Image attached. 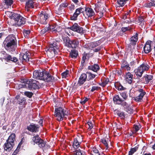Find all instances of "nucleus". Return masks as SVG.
<instances>
[{"mask_svg":"<svg viewBox=\"0 0 155 155\" xmlns=\"http://www.w3.org/2000/svg\"><path fill=\"white\" fill-rule=\"evenodd\" d=\"M99 42H94L90 43L87 44L85 47L87 49H91L99 45Z\"/></svg>","mask_w":155,"mask_h":155,"instance_id":"nucleus-26","label":"nucleus"},{"mask_svg":"<svg viewBox=\"0 0 155 155\" xmlns=\"http://www.w3.org/2000/svg\"><path fill=\"white\" fill-rule=\"evenodd\" d=\"M68 72V71H66L62 73L61 76L62 78H65L67 76Z\"/></svg>","mask_w":155,"mask_h":155,"instance_id":"nucleus-49","label":"nucleus"},{"mask_svg":"<svg viewBox=\"0 0 155 155\" xmlns=\"http://www.w3.org/2000/svg\"><path fill=\"white\" fill-rule=\"evenodd\" d=\"M153 78V76L151 75H147L145 77V81L146 83H148Z\"/></svg>","mask_w":155,"mask_h":155,"instance_id":"nucleus-41","label":"nucleus"},{"mask_svg":"<svg viewBox=\"0 0 155 155\" xmlns=\"http://www.w3.org/2000/svg\"><path fill=\"white\" fill-rule=\"evenodd\" d=\"M36 2L32 0H29L26 2L25 8L27 10L28 8H33L36 5Z\"/></svg>","mask_w":155,"mask_h":155,"instance_id":"nucleus-18","label":"nucleus"},{"mask_svg":"<svg viewBox=\"0 0 155 155\" xmlns=\"http://www.w3.org/2000/svg\"><path fill=\"white\" fill-rule=\"evenodd\" d=\"M24 84L25 87H28L29 89H39V83L35 80L33 79H25L24 81Z\"/></svg>","mask_w":155,"mask_h":155,"instance_id":"nucleus-5","label":"nucleus"},{"mask_svg":"<svg viewBox=\"0 0 155 155\" xmlns=\"http://www.w3.org/2000/svg\"><path fill=\"white\" fill-rule=\"evenodd\" d=\"M40 80L46 82H52L54 81V78L48 72L42 70Z\"/></svg>","mask_w":155,"mask_h":155,"instance_id":"nucleus-6","label":"nucleus"},{"mask_svg":"<svg viewBox=\"0 0 155 155\" xmlns=\"http://www.w3.org/2000/svg\"><path fill=\"white\" fill-rule=\"evenodd\" d=\"M78 54V52L76 50H72L70 53V56L72 58H76Z\"/></svg>","mask_w":155,"mask_h":155,"instance_id":"nucleus-32","label":"nucleus"},{"mask_svg":"<svg viewBox=\"0 0 155 155\" xmlns=\"http://www.w3.org/2000/svg\"><path fill=\"white\" fill-rule=\"evenodd\" d=\"M66 40V45L68 47L74 48L78 45L79 41L77 40L74 39L70 41L69 38L67 37Z\"/></svg>","mask_w":155,"mask_h":155,"instance_id":"nucleus-11","label":"nucleus"},{"mask_svg":"<svg viewBox=\"0 0 155 155\" xmlns=\"http://www.w3.org/2000/svg\"><path fill=\"white\" fill-rule=\"evenodd\" d=\"M113 100L115 103L119 105H120L123 101L118 95H116L114 96Z\"/></svg>","mask_w":155,"mask_h":155,"instance_id":"nucleus-24","label":"nucleus"},{"mask_svg":"<svg viewBox=\"0 0 155 155\" xmlns=\"http://www.w3.org/2000/svg\"><path fill=\"white\" fill-rule=\"evenodd\" d=\"M138 149L137 147L132 148L130 149V151L129 152V154L128 155H132L134 152H135Z\"/></svg>","mask_w":155,"mask_h":155,"instance_id":"nucleus-38","label":"nucleus"},{"mask_svg":"<svg viewBox=\"0 0 155 155\" xmlns=\"http://www.w3.org/2000/svg\"><path fill=\"white\" fill-rule=\"evenodd\" d=\"M5 14L11 19H13L15 18V17H16L15 16L17 14L9 11H7L5 12Z\"/></svg>","mask_w":155,"mask_h":155,"instance_id":"nucleus-31","label":"nucleus"},{"mask_svg":"<svg viewBox=\"0 0 155 155\" xmlns=\"http://www.w3.org/2000/svg\"><path fill=\"white\" fill-rule=\"evenodd\" d=\"M30 57L29 54L28 53H26L25 54H21L20 55V59L22 58V60L25 61H29Z\"/></svg>","mask_w":155,"mask_h":155,"instance_id":"nucleus-29","label":"nucleus"},{"mask_svg":"<svg viewBox=\"0 0 155 155\" xmlns=\"http://www.w3.org/2000/svg\"><path fill=\"white\" fill-rule=\"evenodd\" d=\"M133 75L130 72H128L126 75L125 81L129 84H131L132 83Z\"/></svg>","mask_w":155,"mask_h":155,"instance_id":"nucleus-21","label":"nucleus"},{"mask_svg":"<svg viewBox=\"0 0 155 155\" xmlns=\"http://www.w3.org/2000/svg\"><path fill=\"white\" fill-rule=\"evenodd\" d=\"M57 10H56L55 11L56 12V13L58 14H60L61 13H62V12H64L63 8L61 7L60 5L59 8H57Z\"/></svg>","mask_w":155,"mask_h":155,"instance_id":"nucleus-44","label":"nucleus"},{"mask_svg":"<svg viewBox=\"0 0 155 155\" xmlns=\"http://www.w3.org/2000/svg\"><path fill=\"white\" fill-rule=\"evenodd\" d=\"M5 49L9 52L14 51L16 47V40L15 36L11 35L7 36L3 42Z\"/></svg>","mask_w":155,"mask_h":155,"instance_id":"nucleus-1","label":"nucleus"},{"mask_svg":"<svg viewBox=\"0 0 155 155\" xmlns=\"http://www.w3.org/2000/svg\"><path fill=\"white\" fill-rule=\"evenodd\" d=\"M101 47H98L97 48L95 49L94 51L95 52H98L101 49Z\"/></svg>","mask_w":155,"mask_h":155,"instance_id":"nucleus-63","label":"nucleus"},{"mask_svg":"<svg viewBox=\"0 0 155 155\" xmlns=\"http://www.w3.org/2000/svg\"><path fill=\"white\" fill-rule=\"evenodd\" d=\"M116 113L117 115L121 119H124V118L125 114L124 112L117 110Z\"/></svg>","mask_w":155,"mask_h":155,"instance_id":"nucleus-35","label":"nucleus"},{"mask_svg":"<svg viewBox=\"0 0 155 155\" xmlns=\"http://www.w3.org/2000/svg\"><path fill=\"white\" fill-rule=\"evenodd\" d=\"M134 131L135 132L138 131L139 130V127L137 125H134Z\"/></svg>","mask_w":155,"mask_h":155,"instance_id":"nucleus-55","label":"nucleus"},{"mask_svg":"<svg viewBox=\"0 0 155 155\" xmlns=\"http://www.w3.org/2000/svg\"><path fill=\"white\" fill-rule=\"evenodd\" d=\"M54 116L57 120H62L64 116L67 115L68 113L64 109L61 107L56 108L54 112Z\"/></svg>","mask_w":155,"mask_h":155,"instance_id":"nucleus-4","label":"nucleus"},{"mask_svg":"<svg viewBox=\"0 0 155 155\" xmlns=\"http://www.w3.org/2000/svg\"><path fill=\"white\" fill-rule=\"evenodd\" d=\"M80 143L78 141L77 139H74L73 144V146L75 149H78L79 147Z\"/></svg>","mask_w":155,"mask_h":155,"instance_id":"nucleus-36","label":"nucleus"},{"mask_svg":"<svg viewBox=\"0 0 155 155\" xmlns=\"http://www.w3.org/2000/svg\"><path fill=\"white\" fill-rule=\"evenodd\" d=\"M87 74H88V79H89V80H92L95 77L96 75L92 74L90 72H87Z\"/></svg>","mask_w":155,"mask_h":155,"instance_id":"nucleus-39","label":"nucleus"},{"mask_svg":"<svg viewBox=\"0 0 155 155\" xmlns=\"http://www.w3.org/2000/svg\"><path fill=\"white\" fill-rule=\"evenodd\" d=\"M117 2L119 7H123L126 2L125 0H117Z\"/></svg>","mask_w":155,"mask_h":155,"instance_id":"nucleus-37","label":"nucleus"},{"mask_svg":"<svg viewBox=\"0 0 155 155\" xmlns=\"http://www.w3.org/2000/svg\"><path fill=\"white\" fill-rule=\"evenodd\" d=\"M32 140L37 144L40 148H42L46 145V142L41 139L38 135L33 137Z\"/></svg>","mask_w":155,"mask_h":155,"instance_id":"nucleus-9","label":"nucleus"},{"mask_svg":"<svg viewBox=\"0 0 155 155\" xmlns=\"http://www.w3.org/2000/svg\"><path fill=\"white\" fill-rule=\"evenodd\" d=\"M101 142L103 143L105 146L106 147V149H107L108 148V145L106 140L104 139H103L101 140Z\"/></svg>","mask_w":155,"mask_h":155,"instance_id":"nucleus-48","label":"nucleus"},{"mask_svg":"<svg viewBox=\"0 0 155 155\" xmlns=\"http://www.w3.org/2000/svg\"><path fill=\"white\" fill-rule=\"evenodd\" d=\"M70 29L71 30L79 33H83L84 31L83 28L80 26L77 23H74L73 24L72 26L70 27Z\"/></svg>","mask_w":155,"mask_h":155,"instance_id":"nucleus-14","label":"nucleus"},{"mask_svg":"<svg viewBox=\"0 0 155 155\" xmlns=\"http://www.w3.org/2000/svg\"><path fill=\"white\" fill-rule=\"evenodd\" d=\"M149 68V66L146 63H143L141 65L137 68L134 70L136 74L141 77L145 71L147 70Z\"/></svg>","mask_w":155,"mask_h":155,"instance_id":"nucleus-7","label":"nucleus"},{"mask_svg":"<svg viewBox=\"0 0 155 155\" xmlns=\"http://www.w3.org/2000/svg\"><path fill=\"white\" fill-rule=\"evenodd\" d=\"M93 151L95 153V155H97V153H99L98 150L96 148H94Z\"/></svg>","mask_w":155,"mask_h":155,"instance_id":"nucleus-62","label":"nucleus"},{"mask_svg":"<svg viewBox=\"0 0 155 155\" xmlns=\"http://www.w3.org/2000/svg\"><path fill=\"white\" fill-rule=\"evenodd\" d=\"M41 71L42 70H41L35 71L33 72V78L37 79L40 80Z\"/></svg>","mask_w":155,"mask_h":155,"instance_id":"nucleus-25","label":"nucleus"},{"mask_svg":"<svg viewBox=\"0 0 155 155\" xmlns=\"http://www.w3.org/2000/svg\"><path fill=\"white\" fill-rule=\"evenodd\" d=\"M49 17L50 15L48 13L42 12L39 15L38 20L40 23L46 25L48 21Z\"/></svg>","mask_w":155,"mask_h":155,"instance_id":"nucleus-8","label":"nucleus"},{"mask_svg":"<svg viewBox=\"0 0 155 155\" xmlns=\"http://www.w3.org/2000/svg\"><path fill=\"white\" fill-rule=\"evenodd\" d=\"M138 34L136 33L135 35L130 38V44L131 45H134L136 44V43L138 39Z\"/></svg>","mask_w":155,"mask_h":155,"instance_id":"nucleus-23","label":"nucleus"},{"mask_svg":"<svg viewBox=\"0 0 155 155\" xmlns=\"http://www.w3.org/2000/svg\"><path fill=\"white\" fill-rule=\"evenodd\" d=\"M123 69H126L127 71H129L130 69V67H129V64H128L127 65V66H126V67L124 68Z\"/></svg>","mask_w":155,"mask_h":155,"instance_id":"nucleus-58","label":"nucleus"},{"mask_svg":"<svg viewBox=\"0 0 155 155\" xmlns=\"http://www.w3.org/2000/svg\"><path fill=\"white\" fill-rule=\"evenodd\" d=\"M87 78V75L86 74H82L80 76L78 82V84L81 85L83 84L86 81Z\"/></svg>","mask_w":155,"mask_h":155,"instance_id":"nucleus-19","label":"nucleus"},{"mask_svg":"<svg viewBox=\"0 0 155 155\" xmlns=\"http://www.w3.org/2000/svg\"><path fill=\"white\" fill-rule=\"evenodd\" d=\"M120 105L123 106L125 109L128 112H130L132 110L131 107L130 105L128 104L124 100L123 101Z\"/></svg>","mask_w":155,"mask_h":155,"instance_id":"nucleus-22","label":"nucleus"},{"mask_svg":"<svg viewBox=\"0 0 155 155\" xmlns=\"http://www.w3.org/2000/svg\"><path fill=\"white\" fill-rule=\"evenodd\" d=\"M128 64V63L127 62H124L121 65L122 68H124L126 67V66H127V65Z\"/></svg>","mask_w":155,"mask_h":155,"instance_id":"nucleus-60","label":"nucleus"},{"mask_svg":"<svg viewBox=\"0 0 155 155\" xmlns=\"http://www.w3.org/2000/svg\"><path fill=\"white\" fill-rule=\"evenodd\" d=\"M23 33L25 37L28 38V36L30 33V30H23Z\"/></svg>","mask_w":155,"mask_h":155,"instance_id":"nucleus-43","label":"nucleus"},{"mask_svg":"<svg viewBox=\"0 0 155 155\" xmlns=\"http://www.w3.org/2000/svg\"><path fill=\"white\" fill-rule=\"evenodd\" d=\"M151 41H148L145 44L143 47V50L145 53H148L151 51Z\"/></svg>","mask_w":155,"mask_h":155,"instance_id":"nucleus-15","label":"nucleus"},{"mask_svg":"<svg viewBox=\"0 0 155 155\" xmlns=\"http://www.w3.org/2000/svg\"><path fill=\"white\" fill-rule=\"evenodd\" d=\"M73 152V154L74 155H82V153L80 149H76Z\"/></svg>","mask_w":155,"mask_h":155,"instance_id":"nucleus-42","label":"nucleus"},{"mask_svg":"<svg viewBox=\"0 0 155 155\" xmlns=\"http://www.w3.org/2000/svg\"><path fill=\"white\" fill-rule=\"evenodd\" d=\"M61 5V7L62 8H63L66 7H67L68 6V4L67 3H62L60 5Z\"/></svg>","mask_w":155,"mask_h":155,"instance_id":"nucleus-61","label":"nucleus"},{"mask_svg":"<svg viewBox=\"0 0 155 155\" xmlns=\"http://www.w3.org/2000/svg\"><path fill=\"white\" fill-rule=\"evenodd\" d=\"M98 88L99 87L98 86H94L92 87L91 91L92 92H93L94 91L97 90Z\"/></svg>","mask_w":155,"mask_h":155,"instance_id":"nucleus-53","label":"nucleus"},{"mask_svg":"<svg viewBox=\"0 0 155 155\" xmlns=\"http://www.w3.org/2000/svg\"><path fill=\"white\" fill-rule=\"evenodd\" d=\"M116 88L119 90H124V87L121 85L118 86H115Z\"/></svg>","mask_w":155,"mask_h":155,"instance_id":"nucleus-50","label":"nucleus"},{"mask_svg":"<svg viewBox=\"0 0 155 155\" xmlns=\"http://www.w3.org/2000/svg\"><path fill=\"white\" fill-rule=\"evenodd\" d=\"M87 124L89 126L88 129L91 130L93 127V124L91 122H88L87 123Z\"/></svg>","mask_w":155,"mask_h":155,"instance_id":"nucleus-54","label":"nucleus"},{"mask_svg":"<svg viewBox=\"0 0 155 155\" xmlns=\"http://www.w3.org/2000/svg\"><path fill=\"white\" fill-rule=\"evenodd\" d=\"M50 30V31H51L53 33H56L57 31L55 29H54L51 30L50 28L49 25L47 27H46L43 29H42L40 32V34L41 35H43L44 34L48 32L49 30Z\"/></svg>","mask_w":155,"mask_h":155,"instance_id":"nucleus-20","label":"nucleus"},{"mask_svg":"<svg viewBox=\"0 0 155 155\" xmlns=\"http://www.w3.org/2000/svg\"><path fill=\"white\" fill-rule=\"evenodd\" d=\"M120 95L125 100H126L128 97L127 92H122L120 93Z\"/></svg>","mask_w":155,"mask_h":155,"instance_id":"nucleus-40","label":"nucleus"},{"mask_svg":"<svg viewBox=\"0 0 155 155\" xmlns=\"http://www.w3.org/2000/svg\"><path fill=\"white\" fill-rule=\"evenodd\" d=\"M6 58L8 60L14 62H16L18 61V59L16 57H12L10 55H8Z\"/></svg>","mask_w":155,"mask_h":155,"instance_id":"nucleus-33","label":"nucleus"},{"mask_svg":"<svg viewBox=\"0 0 155 155\" xmlns=\"http://www.w3.org/2000/svg\"><path fill=\"white\" fill-rule=\"evenodd\" d=\"M99 8H100L99 6H98V5H97L94 8L95 10L97 12H99Z\"/></svg>","mask_w":155,"mask_h":155,"instance_id":"nucleus-64","label":"nucleus"},{"mask_svg":"<svg viewBox=\"0 0 155 155\" xmlns=\"http://www.w3.org/2000/svg\"><path fill=\"white\" fill-rule=\"evenodd\" d=\"M88 68L95 72H97L99 70L100 68L97 64H94L93 65L88 66Z\"/></svg>","mask_w":155,"mask_h":155,"instance_id":"nucleus-27","label":"nucleus"},{"mask_svg":"<svg viewBox=\"0 0 155 155\" xmlns=\"http://www.w3.org/2000/svg\"><path fill=\"white\" fill-rule=\"evenodd\" d=\"M109 81V79L108 78H107L105 79L104 81L103 82H102L101 84H100V85L101 86L103 87H104L107 84Z\"/></svg>","mask_w":155,"mask_h":155,"instance_id":"nucleus-47","label":"nucleus"},{"mask_svg":"<svg viewBox=\"0 0 155 155\" xmlns=\"http://www.w3.org/2000/svg\"><path fill=\"white\" fill-rule=\"evenodd\" d=\"M144 6L147 8H150L152 6H155V1L154 0H150V2L144 4Z\"/></svg>","mask_w":155,"mask_h":155,"instance_id":"nucleus-30","label":"nucleus"},{"mask_svg":"<svg viewBox=\"0 0 155 155\" xmlns=\"http://www.w3.org/2000/svg\"><path fill=\"white\" fill-rule=\"evenodd\" d=\"M84 9L82 8H80L77 9L73 15L71 17V20H75L77 19V17L81 13L84 12Z\"/></svg>","mask_w":155,"mask_h":155,"instance_id":"nucleus-12","label":"nucleus"},{"mask_svg":"<svg viewBox=\"0 0 155 155\" xmlns=\"http://www.w3.org/2000/svg\"><path fill=\"white\" fill-rule=\"evenodd\" d=\"M24 94L27 97H28L29 98H31L33 94L31 92L26 91L25 92Z\"/></svg>","mask_w":155,"mask_h":155,"instance_id":"nucleus-46","label":"nucleus"},{"mask_svg":"<svg viewBox=\"0 0 155 155\" xmlns=\"http://www.w3.org/2000/svg\"><path fill=\"white\" fill-rule=\"evenodd\" d=\"M13 2V1L12 0H5L4 8H8L9 7L10 8Z\"/></svg>","mask_w":155,"mask_h":155,"instance_id":"nucleus-28","label":"nucleus"},{"mask_svg":"<svg viewBox=\"0 0 155 155\" xmlns=\"http://www.w3.org/2000/svg\"><path fill=\"white\" fill-rule=\"evenodd\" d=\"M130 28L129 27H123L122 28L121 30L123 32H125L127 30H130Z\"/></svg>","mask_w":155,"mask_h":155,"instance_id":"nucleus-52","label":"nucleus"},{"mask_svg":"<svg viewBox=\"0 0 155 155\" xmlns=\"http://www.w3.org/2000/svg\"><path fill=\"white\" fill-rule=\"evenodd\" d=\"M15 137V134L14 133L12 134L9 137L6 142L4 145L5 150L9 151L13 148V147L14 145Z\"/></svg>","mask_w":155,"mask_h":155,"instance_id":"nucleus-3","label":"nucleus"},{"mask_svg":"<svg viewBox=\"0 0 155 155\" xmlns=\"http://www.w3.org/2000/svg\"><path fill=\"white\" fill-rule=\"evenodd\" d=\"M139 92H140L139 95L136 97H134V100L137 102H140L142 100L144 95L146 94L145 92L143 91L142 89H140L139 90Z\"/></svg>","mask_w":155,"mask_h":155,"instance_id":"nucleus-16","label":"nucleus"},{"mask_svg":"<svg viewBox=\"0 0 155 155\" xmlns=\"http://www.w3.org/2000/svg\"><path fill=\"white\" fill-rule=\"evenodd\" d=\"M95 81H90L89 83H88L87 86L89 87L90 85H94L95 84Z\"/></svg>","mask_w":155,"mask_h":155,"instance_id":"nucleus-57","label":"nucleus"},{"mask_svg":"<svg viewBox=\"0 0 155 155\" xmlns=\"http://www.w3.org/2000/svg\"><path fill=\"white\" fill-rule=\"evenodd\" d=\"M39 126L35 124H31L27 127V129L32 132H37L38 131Z\"/></svg>","mask_w":155,"mask_h":155,"instance_id":"nucleus-17","label":"nucleus"},{"mask_svg":"<svg viewBox=\"0 0 155 155\" xmlns=\"http://www.w3.org/2000/svg\"><path fill=\"white\" fill-rule=\"evenodd\" d=\"M137 21L138 23H139L140 25L141 24H143L144 23V19L142 17H138L137 19Z\"/></svg>","mask_w":155,"mask_h":155,"instance_id":"nucleus-45","label":"nucleus"},{"mask_svg":"<svg viewBox=\"0 0 155 155\" xmlns=\"http://www.w3.org/2000/svg\"><path fill=\"white\" fill-rule=\"evenodd\" d=\"M77 5H80V2L79 0H72Z\"/></svg>","mask_w":155,"mask_h":155,"instance_id":"nucleus-56","label":"nucleus"},{"mask_svg":"<svg viewBox=\"0 0 155 155\" xmlns=\"http://www.w3.org/2000/svg\"><path fill=\"white\" fill-rule=\"evenodd\" d=\"M74 5L73 4H71V6H69V8L71 10H74Z\"/></svg>","mask_w":155,"mask_h":155,"instance_id":"nucleus-59","label":"nucleus"},{"mask_svg":"<svg viewBox=\"0 0 155 155\" xmlns=\"http://www.w3.org/2000/svg\"><path fill=\"white\" fill-rule=\"evenodd\" d=\"M84 11L83 15L86 18L91 17L94 15V12L93 9L91 8H85Z\"/></svg>","mask_w":155,"mask_h":155,"instance_id":"nucleus-13","label":"nucleus"},{"mask_svg":"<svg viewBox=\"0 0 155 155\" xmlns=\"http://www.w3.org/2000/svg\"><path fill=\"white\" fill-rule=\"evenodd\" d=\"M58 44V42L53 41L50 42L47 52V54L50 57H53L59 51Z\"/></svg>","mask_w":155,"mask_h":155,"instance_id":"nucleus-2","label":"nucleus"},{"mask_svg":"<svg viewBox=\"0 0 155 155\" xmlns=\"http://www.w3.org/2000/svg\"><path fill=\"white\" fill-rule=\"evenodd\" d=\"M89 58V54L88 53L84 52L83 54V55L82 57V60L81 61V64H83L85 62L86 59H87Z\"/></svg>","mask_w":155,"mask_h":155,"instance_id":"nucleus-34","label":"nucleus"},{"mask_svg":"<svg viewBox=\"0 0 155 155\" xmlns=\"http://www.w3.org/2000/svg\"><path fill=\"white\" fill-rule=\"evenodd\" d=\"M87 101V98H85L80 101V103L82 104H84Z\"/></svg>","mask_w":155,"mask_h":155,"instance_id":"nucleus-51","label":"nucleus"},{"mask_svg":"<svg viewBox=\"0 0 155 155\" xmlns=\"http://www.w3.org/2000/svg\"><path fill=\"white\" fill-rule=\"evenodd\" d=\"M15 17L14 19L16 25L20 26L25 24L26 22L25 18L17 14L15 16Z\"/></svg>","mask_w":155,"mask_h":155,"instance_id":"nucleus-10","label":"nucleus"}]
</instances>
